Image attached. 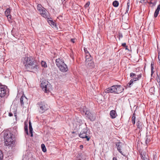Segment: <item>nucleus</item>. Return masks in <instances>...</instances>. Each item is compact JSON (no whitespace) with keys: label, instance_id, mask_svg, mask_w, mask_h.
Masks as SVG:
<instances>
[{"label":"nucleus","instance_id":"f257e3e1","mask_svg":"<svg viewBox=\"0 0 160 160\" xmlns=\"http://www.w3.org/2000/svg\"><path fill=\"white\" fill-rule=\"evenodd\" d=\"M22 62L25 68L28 70L36 69L38 67L36 61L32 57L25 58Z\"/></svg>","mask_w":160,"mask_h":160},{"label":"nucleus","instance_id":"f03ea898","mask_svg":"<svg viewBox=\"0 0 160 160\" xmlns=\"http://www.w3.org/2000/svg\"><path fill=\"white\" fill-rule=\"evenodd\" d=\"M5 141V145L8 148L12 147L14 143V137L9 131H4L2 132Z\"/></svg>","mask_w":160,"mask_h":160},{"label":"nucleus","instance_id":"7ed1b4c3","mask_svg":"<svg viewBox=\"0 0 160 160\" xmlns=\"http://www.w3.org/2000/svg\"><path fill=\"white\" fill-rule=\"evenodd\" d=\"M41 15L45 18L47 19V21L49 24L53 28L56 26L55 23L53 21L52 19L50 18L48 12L43 7L41 8Z\"/></svg>","mask_w":160,"mask_h":160},{"label":"nucleus","instance_id":"20e7f679","mask_svg":"<svg viewBox=\"0 0 160 160\" xmlns=\"http://www.w3.org/2000/svg\"><path fill=\"white\" fill-rule=\"evenodd\" d=\"M104 91L107 93H119L122 92V89L120 85H114L106 89Z\"/></svg>","mask_w":160,"mask_h":160},{"label":"nucleus","instance_id":"39448f33","mask_svg":"<svg viewBox=\"0 0 160 160\" xmlns=\"http://www.w3.org/2000/svg\"><path fill=\"white\" fill-rule=\"evenodd\" d=\"M56 63L57 66L59 68L60 70L63 72H66L68 70L67 65L61 59L59 58L56 60Z\"/></svg>","mask_w":160,"mask_h":160},{"label":"nucleus","instance_id":"423d86ee","mask_svg":"<svg viewBox=\"0 0 160 160\" xmlns=\"http://www.w3.org/2000/svg\"><path fill=\"white\" fill-rule=\"evenodd\" d=\"M41 88L45 93H48L50 92L52 89V86L48 83V82L47 81L41 83Z\"/></svg>","mask_w":160,"mask_h":160},{"label":"nucleus","instance_id":"0eeeda50","mask_svg":"<svg viewBox=\"0 0 160 160\" xmlns=\"http://www.w3.org/2000/svg\"><path fill=\"white\" fill-rule=\"evenodd\" d=\"M130 76L131 78H132L130 81V82L128 83L129 84V86L133 83V82L139 80L142 77V74H140L138 75H137L136 74L131 72L130 73Z\"/></svg>","mask_w":160,"mask_h":160},{"label":"nucleus","instance_id":"6e6552de","mask_svg":"<svg viewBox=\"0 0 160 160\" xmlns=\"http://www.w3.org/2000/svg\"><path fill=\"white\" fill-rule=\"evenodd\" d=\"M7 87L0 83V97H4L7 93Z\"/></svg>","mask_w":160,"mask_h":160},{"label":"nucleus","instance_id":"1a4fd4ad","mask_svg":"<svg viewBox=\"0 0 160 160\" xmlns=\"http://www.w3.org/2000/svg\"><path fill=\"white\" fill-rule=\"evenodd\" d=\"M88 130L87 128L83 129L79 134V137L82 138H85L88 141L89 140L90 137L87 136V132Z\"/></svg>","mask_w":160,"mask_h":160},{"label":"nucleus","instance_id":"9d476101","mask_svg":"<svg viewBox=\"0 0 160 160\" xmlns=\"http://www.w3.org/2000/svg\"><path fill=\"white\" fill-rule=\"evenodd\" d=\"M85 114L87 115V117L92 121H94L96 118V116L95 114H92L88 111H87Z\"/></svg>","mask_w":160,"mask_h":160},{"label":"nucleus","instance_id":"9b49d317","mask_svg":"<svg viewBox=\"0 0 160 160\" xmlns=\"http://www.w3.org/2000/svg\"><path fill=\"white\" fill-rule=\"evenodd\" d=\"M28 100L27 98L24 96H22L20 99V103L22 106L24 105L28 104Z\"/></svg>","mask_w":160,"mask_h":160},{"label":"nucleus","instance_id":"f8f14e48","mask_svg":"<svg viewBox=\"0 0 160 160\" xmlns=\"http://www.w3.org/2000/svg\"><path fill=\"white\" fill-rule=\"evenodd\" d=\"M86 64L87 67L89 68H92L94 67V62L91 60V59L88 60L87 62H86Z\"/></svg>","mask_w":160,"mask_h":160},{"label":"nucleus","instance_id":"ddd939ff","mask_svg":"<svg viewBox=\"0 0 160 160\" xmlns=\"http://www.w3.org/2000/svg\"><path fill=\"white\" fill-rule=\"evenodd\" d=\"M140 157L142 160H149L148 158V155H146L145 151H142L140 153Z\"/></svg>","mask_w":160,"mask_h":160},{"label":"nucleus","instance_id":"4468645a","mask_svg":"<svg viewBox=\"0 0 160 160\" xmlns=\"http://www.w3.org/2000/svg\"><path fill=\"white\" fill-rule=\"evenodd\" d=\"M48 109V105L44 103L41 104V112L43 113Z\"/></svg>","mask_w":160,"mask_h":160},{"label":"nucleus","instance_id":"2eb2a0df","mask_svg":"<svg viewBox=\"0 0 160 160\" xmlns=\"http://www.w3.org/2000/svg\"><path fill=\"white\" fill-rule=\"evenodd\" d=\"M110 113L111 117L112 118H115L117 116L116 112L115 110H112L110 111Z\"/></svg>","mask_w":160,"mask_h":160},{"label":"nucleus","instance_id":"dca6fc26","mask_svg":"<svg viewBox=\"0 0 160 160\" xmlns=\"http://www.w3.org/2000/svg\"><path fill=\"white\" fill-rule=\"evenodd\" d=\"M29 133L30 134V136L32 137L33 136L32 128L31 122L30 121L29 122Z\"/></svg>","mask_w":160,"mask_h":160},{"label":"nucleus","instance_id":"f3484780","mask_svg":"<svg viewBox=\"0 0 160 160\" xmlns=\"http://www.w3.org/2000/svg\"><path fill=\"white\" fill-rule=\"evenodd\" d=\"M121 144V142H118L116 143V145L117 146V149L122 154V152L121 150V146L120 144Z\"/></svg>","mask_w":160,"mask_h":160},{"label":"nucleus","instance_id":"a211bd4d","mask_svg":"<svg viewBox=\"0 0 160 160\" xmlns=\"http://www.w3.org/2000/svg\"><path fill=\"white\" fill-rule=\"evenodd\" d=\"M160 10V4H159L155 12H154V16L155 18H156L158 16L159 14V12Z\"/></svg>","mask_w":160,"mask_h":160},{"label":"nucleus","instance_id":"6ab92c4d","mask_svg":"<svg viewBox=\"0 0 160 160\" xmlns=\"http://www.w3.org/2000/svg\"><path fill=\"white\" fill-rule=\"evenodd\" d=\"M41 64L42 67L44 68H48V65L45 61H42L41 62Z\"/></svg>","mask_w":160,"mask_h":160},{"label":"nucleus","instance_id":"aec40b11","mask_svg":"<svg viewBox=\"0 0 160 160\" xmlns=\"http://www.w3.org/2000/svg\"><path fill=\"white\" fill-rule=\"evenodd\" d=\"M24 131L25 133L27 134V135H29L30 133H29V131H28V125H26L24 126Z\"/></svg>","mask_w":160,"mask_h":160},{"label":"nucleus","instance_id":"412c9836","mask_svg":"<svg viewBox=\"0 0 160 160\" xmlns=\"http://www.w3.org/2000/svg\"><path fill=\"white\" fill-rule=\"evenodd\" d=\"M135 113H134L132 117V122L133 124L134 125L135 123Z\"/></svg>","mask_w":160,"mask_h":160},{"label":"nucleus","instance_id":"4be33fe9","mask_svg":"<svg viewBox=\"0 0 160 160\" xmlns=\"http://www.w3.org/2000/svg\"><path fill=\"white\" fill-rule=\"evenodd\" d=\"M41 148H42V150L44 152H45L47 151L46 148L44 144H42L41 145Z\"/></svg>","mask_w":160,"mask_h":160},{"label":"nucleus","instance_id":"5701e85b","mask_svg":"<svg viewBox=\"0 0 160 160\" xmlns=\"http://www.w3.org/2000/svg\"><path fill=\"white\" fill-rule=\"evenodd\" d=\"M113 5L115 7H117L119 5V3L117 1H114L112 3Z\"/></svg>","mask_w":160,"mask_h":160},{"label":"nucleus","instance_id":"b1692460","mask_svg":"<svg viewBox=\"0 0 160 160\" xmlns=\"http://www.w3.org/2000/svg\"><path fill=\"white\" fill-rule=\"evenodd\" d=\"M10 9L9 8H7L5 11V14L6 16L10 14Z\"/></svg>","mask_w":160,"mask_h":160},{"label":"nucleus","instance_id":"393cba45","mask_svg":"<svg viewBox=\"0 0 160 160\" xmlns=\"http://www.w3.org/2000/svg\"><path fill=\"white\" fill-rule=\"evenodd\" d=\"M137 128L139 129L141 128V122L139 121H138L137 122Z\"/></svg>","mask_w":160,"mask_h":160},{"label":"nucleus","instance_id":"a878e982","mask_svg":"<svg viewBox=\"0 0 160 160\" xmlns=\"http://www.w3.org/2000/svg\"><path fill=\"white\" fill-rule=\"evenodd\" d=\"M150 141V138H148V137L147 136H146V143L147 144Z\"/></svg>","mask_w":160,"mask_h":160},{"label":"nucleus","instance_id":"bb28decb","mask_svg":"<svg viewBox=\"0 0 160 160\" xmlns=\"http://www.w3.org/2000/svg\"><path fill=\"white\" fill-rule=\"evenodd\" d=\"M3 158V154L2 152L0 150V160H2Z\"/></svg>","mask_w":160,"mask_h":160},{"label":"nucleus","instance_id":"cd10ccee","mask_svg":"<svg viewBox=\"0 0 160 160\" xmlns=\"http://www.w3.org/2000/svg\"><path fill=\"white\" fill-rule=\"evenodd\" d=\"M90 57V56L89 55H88V54L86 55V61H85L86 62H87L88 61V60H90V59H91V58H89V57Z\"/></svg>","mask_w":160,"mask_h":160},{"label":"nucleus","instance_id":"c85d7f7f","mask_svg":"<svg viewBox=\"0 0 160 160\" xmlns=\"http://www.w3.org/2000/svg\"><path fill=\"white\" fill-rule=\"evenodd\" d=\"M130 3L129 2H128L127 3V8L126 9V12L128 13V11L129 10V8L130 6Z\"/></svg>","mask_w":160,"mask_h":160},{"label":"nucleus","instance_id":"c756f323","mask_svg":"<svg viewBox=\"0 0 160 160\" xmlns=\"http://www.w3.org/2000/svg\"><path fill=\"white\" fill-rule=\"evenodd\" d=\"M90 2H87L86 3L85 5H84V7L85 8H88V7H89V5H90Z\"/></svg>","mask_w":160,"mask_h":160},{"label":"nucleus","instance_id":"7c9ffc66","mask_svg":"<svg viewBox=\"0 0 160 160\" xmlns=\"http://www.w3.org/2000/svg\"><path fill=\"white\" fill-rule=\"evenodd\" d=\"M152 0H151V1L149 2V4H152L153 6H154L155 5L156 3V2L154 1V2H152Z\"/></svg>","mask_w":160,"mask_h":160},{"label":"nucleus","instance_id":"2f4dec72","mask_svg":"<svg viewBox=\"0 0 160 160\" xmlns=\"http://www.w3.org/2000/svg\"><path fill=\"white\" fill-rule=\"evenodd\" d=\"M6 16L7 17V18L9 21L11 20L12 16L11 15L9 14L8 15H7Z\"/></svg>","mask_w":160,"mask_h":160},{"label":"nucleus","instance_id":"473e14b6","mask_svg":"<svg viewBox=\"0 0 160 160\" xmlns=\"http://www.w3.org/2000/svg\"><path fill=\"white\" fill-rule=\"evenodd\" d=\"M84 51L86 54H88V55H90V54L88 52V51L87 48H84Z\"/></svg>","mask_w":160,"mask_h":160},{"label":"nucleus","instance_id":"72a5a7b5","mask_svg":"<svg viewBox=\"0 0 160 160\" xmlns=\"http://www.w3.org/2000/svg\"><path fill=\"white\" fill-rule=\"evenodd\" d=\"M151 69L153 70L154 69V62H153L151 63Z\"/></svg>","mask_w":160,"mask_h":160},{"label":"nucleus","instance_id":"f704fd0d","mask_svg":"<svg viewBox=\"0 0 160 160\" xmlns=\"http://www.w3.org/2000/svg\"><path fill=\"white\" fill-rule=\"evenodd\" d=\"M76 40V39L75 38H72L71 39V41L73 43H74L75 42Z\"/></svg>","mask_w":160,"mask_h":160},{"label":"nucleus","instance_id":"c9c22d12","mask_svg":"<svg viewBox=\"0 0 160 160\" xmlns=\"http://www.w3.org/2000/svg\"><path fill=\"white\" fill-rule=\"evenodd\" d=\"M40 4H38L37 6V9L38 11H40V7L39 6Z\"/></svg>","mask_w":160,"mask_h":160},{"label":"nucleus","instance_id":"e433bc0d","mask_svg":"<svg viewBox=\"0 0 160 160\" xmlns=\"http://www.w3.org/2000/svg\"><path fill=\"white\" fill-rule=\"evenodd\" d=\"M122 46L124 47H126L127 46L125 43H124L122 44Z\"/></svg>","mask_w":160,"mask_h":160},{"label":"nucleus","instance_id":"4c0bfd02","mask_svg":"<svg viewBox=\"0 0 160 160\" xmlns=\"http://www.w3.org/2000/svg\"><path fill=\"white\" fill-rule=\"evenodd\" d=\"M83 148V145H81L80 146V148L81 149H82V148Z\"/></svg>","mask_w":160,"mask_h":160},{"label":"nucleus","instance_id":"58836bf2","mask_svg":"<svg viewBox=\"0 0 160 160\" xmlns=\"http://www.w3.org/2000/svg\"><path fill=\"white\" fill-rule=\"evenodd\" d=\"M157 81L158 82H160V79H159V77L158 78H157Z\"/></svg>","mask_w":160,"mask_h":160},{"label":"nucleus","instance_id":"ea45409f","mask_svg":"<svg viewBox=\"0 0 160 160\" xmlns=\"http://www.w3.org/2000/svg\"><path fill=\"white\" fill-rule=\"evenodd\" d=\"M9 116H12V114L11 112H9Z\"/></svg>","mask_w":160,"mask_h":160},{"label":"nucleus","instance_id":"a19ab883","mask_svg":"<svg viewBox=\"0 0 160 160\" xmlns=\"http://www.w3.org/2000/svg\"><path fill=\"white\" fill-rule=\"evenodd\" d=\"M125 47V49L129 51V49L128 48V46H127Z\"/></svg>","mask_w":160,"mask_h":160},{"label":"nucleus","instance_id":"79ce46f5","mask_svg":"<svg viewBox=\"0 0 160 160\" xmlns=\"http://www.w3.org/2000/svg\"><path fill=\"white\" fill-rule=\"evenodd\" d=\"M113 160H117L116 158H115V157L113 158Z\"/></svg>","mask_w":160,"mask_h":160},{"label":"nucleus","instance_id":"37998d69","mask_svg":"<svg viewBox=\"0 0 160 160\" xmlns=\"http://www.w3.org/2000/svg\"><path fill=\"white\" fill-rule=\"evenodd\" d=\"M151 71H152L151 74L152 75L153 74V73H154V71H153V70H152V69H151Z\"/></svg>","mask_w":160,"mask_h":160},{"label":"nucleus","instance_id":"c03bdc74","mask_svg":"<svg viewBox=\"0 0 160 160\" xmlns=\"http://www.w3.org/2000/svg\"><path fill=\"white\" fill-rule=\"evenodd\" d=\"M119 37L121 38H122V35L121 34V35L120 34L119 35Z\"/></svg>","mask_w":160,"mask_h":160},{"label":"nucleus","instance_id":"a18cd8bd","mask_svg":"<svg viewBox=\"0 0 160 160\" xmlns=\"http://www.w3.org/2000/svg\"><path fill=\"white\" fill-rule=\"evenodd\" d=\"M158 60H160V56L159 57V55L158 56Z\"/></svg>","mask_w":160,"mask_h":160},{"label":"nucleus","instance_id":"49530a36","mask_svg":"<svg viewBox=\"0 0 160 160\" xmlns=\"http://www.w3.org/2000/svg\"><path fill=\"white\" fill-rule=\"evenodd\" d=\"M14 116L16 117V118H17V114L16 113H14Z\"/></svg>","mask_w":160,"mask_h":160},{"label":"nucleus","instance_id":"de8ad7c7","mask_svg":"<svg viewBox=\"0 0 160 160\" xmlns=\"http://www.w3.org/2000/svg\"><path fill=\"white\" fill-rule=\"evenodd\" d=\"M158 63H159V66H160V60H158Z\"/></svg>","mask_w":160,"mask_h":160},{"label":"nucleus","instance_id":"09e8293b","mask_svg":"<svg viewBox=\"0 0 160 160\" xmlns=\"http://www.w3.org/2000/svg\"><path fill=\"white\" fill-rule=\"evenodd\" d=\"M72 133H74V132H72Z\"/></svg>","mask_w":160,"mask_h":160},{"label":"nucleus","instance_id":"8fccbe9b","mask_svg":"<svg viewBox=\"0 0 160 160\" xmlns=\"http://www.w3.org/2000/svg\"><path fill=\"white\" fill-rule=\"evenodd\" d=\"M122 155H123V156H124V155H123L122 153Z\"/></svg>","mask_w":160,"mask_h":160},{"label":"nucleus","instance_id":"3c124183","mask_svg":"<svg viewBox=\"0 0 160 160\" xmlns=\"http://www.w3.org/2000/svg\"><path fill=\"white\" fill-rule=\"evenodd\" d=\"M43 70H44V69H42V71H43Z\"/></svg>","mask_w":160,"mask_h":160}]
</instances>
